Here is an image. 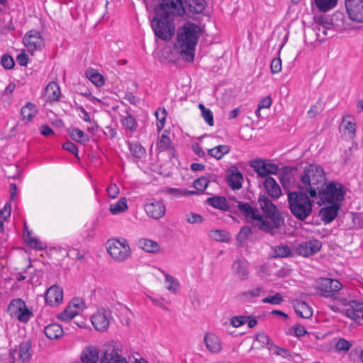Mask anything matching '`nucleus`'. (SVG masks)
I'll return each instance as SVG.
<instances>
[{
  "mask_svg": "<svg viewBox=\"0 0 363 363\" xmlns=\"http://www.w3.org/2000/svg\"><path fill=\"white\" fill-rule=\"evenodd\" d=\"M323 110V105L320 101L312 105L307 111V116L310 118H315Z\"/></svg>",
  "mask_w": 363,
  "mask_h": 363,
  "instance_id": "53",
  "label": "nucleus"
},
{
  "mask_svg": "<svg viewBox=\"0 0 363 363\" xmlns=\"http://www.w3.org/2000/svg\"><path fill=\"white\" fill-rule=\"evenodd\" d=\"M130 107H127L124 112L127 114L124 116L121 120V124L125 129L130 130V132H134L138 127V123L136 119L129 113Z\"/></svg>",
  "mask_w": 363,
  "mask_h": 363,
  "instance_id": "33",
  "label": "nucleus"
},
{
  "mask_svg": "<svg viewBox=\"0 0 363 363\" xmlns=\"http://www.w3.org/2000/svg\"><path fill=\"white\" fill-rule=\"evenodd\" d=\"M62 148L70 153L73 154L76 157L79 158L78 148L72 142L67 141L62 145Z\"/></svg>",
  "mask_w": 363,
  "mask_h": 363,
  "instance_id": "56",
  "label": "nucleus"
},
{
  "mask_svg": "<svg viewBox=\"0 0 363 363\" xmlns=\"http://www.w3.org/2000/svg\"><path fill=\"white\" fill-rule=\"evenodd\" d=\"M247 265V262L242 259H237L233 264L232 268L234 272L241 280H246L248 279L249 272Z\"/></svg>",
  "mask_w": 363,
  "mask_h": 363,
  "instance_id": "24",
  "label": "nucleus"
},
{
  "mask_svg": "<svg viewBox=\"0 0 363 363\" xmlns=\"http://www.w3.org/2000/svg\"><path fill=\"white\" fill-rule=\"evenodd\" d=\"M21 113L23 121H26V123L30 121L37 113L35 105L31 102H27L26 104L21 108Z\"/></svg>",
  "mask_w": 363,
  "mask_h": 363,
  "instance_id": "32",
  "label": "nucleus"
},
{
  "mask_svg": "<svg viewBox=\"0 0 363 363\" xmlns=\"http://www.w3.org/2000/svg\"><path fill=\"white\" fill-rule=\"evenodd\" d=\"M274 352L278 357L282 359H290L291 356L289 350L279 347H275Z\"/></svg>",
  "mask_w": 363,
  "mask_h": 363,
  "instance_id": "61",
  "label": "nucleus"
},
{
  "mask_svg": "<svg viewBox=\"0 0 363 363\" xmlns=\"http://www.w3.org/2000/svg\"><path fill=\"white\" fill-rule=\"evenodd\" d=\"M186 221L189 223H201L203 221V218L197 213H190L189 214L186 215Z\"/></svg>",
  "mask_w": 363,
  "mask_h": 363,
  "instance_id": "58",
  "label": "nucleus"
},
{
  "mask_svg": "<svg viewBox=\"0 0 363 363\" xmlns=\"http://www.w3.org/2000/svg\"><path fill=\"white\" fill-rule=\"evenodd\" d=\"M294 308L296 314L301 318H309L312 316L313 311L306 302L295 301Z\"/></svg>",
  "mask_w": 363,
  "mask_h": 363,
  "instance_id": "28",
  "label": "nucleus"
},
{
  "mask_svg": "<svg viewBox=\"0 0 363 363\" xmlns=\"http://www.w3.org/2000/svg\"><path fill=\"white\" fill-rule=\"evenodd\" d=\"M155 7V16L151 21V27L156 37L170 40L175 33L174 18L183 16L186 13L182 0H157Z\"/></svg>",
  "mask_w": 363,
  "mask_h": 363,
  "instance_id": "2",
  "label": "nucleus"
},
{
  "mask_svg": "<svg viewBox=\"0 0 363 363\" xmlns=\"http://www.w3.org/2000/svg\"><path fill=\"white\" fill-rule=\"evenodd\" d=\"M341 125L344 130L347 131L350 138H353L356 133V124L351 121L343 119Z\"/></svg>",
  "mask_w": 363,
  "mask_h": 363,
  "instance_id": "50",
  "label": "nucleus"
},
{
  "mask_svg": "<svg viewBox=\"0 0 363 363\" xmlns=\"http://www.w3.org/2000/svg\"><path fill=\"white\" fill-rule=\"evenodd\" d=\"M167 115V113L164 108H159L155 112V116L157 120V128L159 131L164 128Z\"/></svg>",
  "mask_w": 363,
  "mask_h": 363,
  "instance_id": "45",
  "label": "nucleus"
},
{
  "mask_svg": "<svg viewBox=\"0 0 363 363\" xmlns=\"http://www.w3.org/2000/svg\"><path fill=\"white\" fill-rule=\"evenodd\" d=\"M79 313L77 309L74 308L71 304L57 315V318L62 320L67 321L70 320Z\"/></svg>",
  "mask_w": 363,
  "mask_h": 363,
  "instance_id": "43",
  "label": "nucleus"
},
{
  "mask_svg": "<svg viewBox=\"0 0 363 363\" xmlns=\"http://www.w3.org/2000/svg\"><path fill=\"white\" fill-rule=\"evenodd\" d=\"M267 194H260L258 202L266 218L272 221V177H267L264 183Z\"/></svg>",
  "mask_w": 363,
  "mask_h": 363,
  "instance_id": "8",
  "label": "nucleus"
},
{
  "mask_svg": "<svg viewBox=\"0 0 363 363\" xmlns=\"http://www.w3.org/2000/svg\"><path fill=\"white\" fill-rule=\"evenodd\" d=\"M69 133L73 140L82 145H85L89 141V136L79 128H72Z\"/></svg>",
  "mask_w": 363,
  "mask_h": 363,
  "instance_id": "35",
  "label": "nucleus"
},
{
  "mask_svg": "<svg viewBox=\"0 0 363 363\" xmlns=\"http://www.w3.org/2000/svg\"><path fill=\"white\" fill-rule=\"evenodd\" d=\"M44 333L48 338L55 340L62 337L64 331L60 324L52 323L45 327Z\"/></svg>",
  "mask_w": 363,
  "mask_h": 363,
  "instance_id": "26",
  "label": "nucleus"
},
{
  "mask_svg": "<svg viewBox=\"0 0 363 363\" xmlns=\"http://www.w3.org/2000/svg\"><path fill=\"white\" fill-rule=\"evenodd\" d=\"M211 179L215 181L216 179V177L210 174H207L206 176L200 177L194 180V187L198 191L203 192L206 190Z\"/></svg>",
  "mask_w": 363,
  "mask_h": 363,
  "instance_id": "31",
  "label": "nucleus"
},
{
  "mask_svg": "<svg viewBox=\"0 0 363 363\" xmlns=\"http://www.w3.org/2000/svg\"><path fill=\"white\" fill-rule=\"evenodd\" d=\"M226 182L233 190H239L242 188L243 176L237 167L232 166L229 169Z\"/></svg>",
  "mask_w": 363,
  "mask_h": 363,
  "instance_id": "18",
  "label": "nucleus"
},
{
  "mask_svg": "<svg viewBox=\"0 0 363 363\" xmlns=\"http://www.w3.org/2000/svg\"><path fill=\"white\" fill-rule=\"evenodd\" d=\"M237 206L247 220L249 218L251 220L252 227L257 228L262 232L272 234V225L264 218L257 208H254L249 203L242 201H238Z\"/></svg>",
  "mask_w": 363,
  "mask_h": 363,
  "instance_id": "5",
  "label": "nucleus"
},
{
  "mask_svg": "<svg viewBox=\"0 0 363 363\" xmlns=\"http://www.w3.org/2000/svg\"><path fill=\"white\" fill-rule=\"evenodd\" d=\"M247 315H235L230 318V325L234 328H238L247 323Z\"/></svg>",
  "mask_w": 363,
  "mask_h": 363,
  "instance_id": "54",
  "label": "nucleus"
},
{
  "mask_svg": "<svg viewBox=\"0 0 363 363\" xmlns=\"http://www.w3.org/2000/svg\"><path fill=\"white\" fill-rule=\"evenodd\" d=\"M271 266L269 264H263L259 267L258 274L262 277H266L270 275Z\"/></svg>",
  "mask_w": 363,
  "mask_h": 363,
  "instance_id": "60",
  "label": "nucleus"
},
{
  "mask_svg": "<svg viewBox=\"0 0 363 363\" xmlns=\"http://www.w3.org/2000/svg\"><path fill=\"white\" fill-rule=\"evenodd\" d=\"M326 184L323 169L317 165L310 164L304 168L297 187L298 190L308 193L311 198L318 196L320 201H342V186L334 182Z\"/></svg>",
  "mask_w": 363,
  "mask_h": 363,
  "instance_id": "1",
  "label": "nucleus"
},
{
  "mask_svg": "<svg viewBox=\"0 0 363 363\" xmlns=\"http://www.w3.org/2000/svg\"><path fill=\"white\" fill-rule=\"evenodd\" d=\"M256 340L262 343V346L269 345V337L266 335L264 333H259L256 336Z\"/></svg>",
  "mask_w": 363,
  "mask_h": 363,
  "instance_id": "63",
  "label": "nucleus"
},
{
  "mask_svg": "<svg viewBox=\"0 0 363 363\" xmlns=\"http://www.w3.org/2000/svg\"><path fill=\"white\" fill-rule=\"evenodd\" d=\"M206 203L211 206L214 208L228 211L230 210V206L228 204L225 197L222 196H214L209 197L206 201Z\"/></svg>",
  "mask_w": 363,
  "mask_h": 363,
  "instance_id": "25",
  "label": "nucleus"
},
{
  "mask_svg": "<svg viewBox=\"0 0 363 363\" xmlns=\"http://www.w3.org/2000/svg\"><path fill=\"white\" fill-rule=\"evenodd\" d=\"M171 144L172 140L167 135L164 133L159 138V140L157 143V149L160 152L166 151L170 147Z\"/></svg>",
  "mask_w": 363,
  "mask_h": 363,
  "instance_id": "47",
  "label": "nucleus"
},
{
  "mask_svg": "<svg viewBox=\"0 0 363 363\" xmlns=\"http://www.w3.org/2000/svg\"><path fill=\"white\" fill-rule=\"evenodd\" d=\"M31 344L30 341L22 342L19 345L18 360L21 363H28L31 358Z\"/></svg>",
  "mask_w": 363,
  "mask_h": 363,
  "instance_id": "27",
  "label": "nucleus"
},
{
  "mask_svg": "<svg viewBox=\"0 0 363 363\" xmlns=\"http://www.w3.org/2000/svg\"><path fill=\"white\" fill-rule=\"evenodd\" d=\"M23 43L30 52H33L44 46V39L39 31L33 29L26 33Z\"/></svg>",
  "mask_w": 363,
  "mask_h": 363,
  "instance_id": "9",
  "label": "nucleus"
},
{
  "mask_svg": "<svg viewBox=\"0 0 363 363\" xmlns=\"http://www.w3.org/2000/svg\"><path fill=\"white\" fill-rule=\"evenodd\" d=\"M17 62L21 66H26L28 63L29 57L25 52H21L16 57Z\"/></svg>",
  "mask_w": 363,
  "mask_h": 363,
  "instance_id": "64",
  "label": "nucleus"
},
{
  "mask_svg": "<svg viewBox=\"0 0 363 363\" xmlns=\"http://www.w3.org/2000/svg\"><path fill=\"white\" fill-rule=\"evenodd\" d=\"M342 201H320L319 204L325 203L328 202L330 203V206L322 208L319 211V216L321 218V220L325 223H329L333 221L337 215V212L340 209V202Z\"/></svg>",
  "mask_w": 363,
  "mask_h": 363,
  "instance_id": "11",
  "label": "nucleus"
},
{
  "mask_svg": "<svg viewBox=\"0 0 363 363\" xmlns=\"http://www.w3.org/2000/svg\"><path fill=\"white\" fill-rule=\"evenodd\" d=\"M128 148L133 157L140 159L146 155V150L139 143H128Z\"/></svg>",
  "mask_w": 363,
  "mask_h": 363,
  "instance_id": "40",
  "label": "nucleus"
},
{
  "mask_svg": "<svg viewBox=\"0 0 363 363\" xmlns=\"http://www.w3.org/2000/svg\"><path fill=\"white\" fill-rule=\"evenodd\" d=\"M9 315L16 318L22 323H27L34 316L33 311L28 308L26 302L20 298L12 299L6 309Z\"/></svg>",
  "mask_w": 363,
  "mask_h": 363,
  "instance_id": "6",
  "label": "nucleus"
},
{
  "mask_svg": "<svg viewBox=\"0 0 363 363\" xmlns=\"http://www.w3.org/2000/svg\"><path fill=\"white\" fill-rule=\"evenodd\" d=\"M98 349L93 345L86 346L81 352L82 363H98L99 359Z\"/></svg>",
  "mask_w": 363,
  "mask_h": 363,
  "instance_id": "20",
  "label": "nucleus"
},
{
  "mask_svg": "<svg viewBox=\"0 0 363 363\" xmlns=\"http://www.w3.org/2000/svg\"><path fill=\"white\" fill-rule=\"evenodd\" d=\"M291 250L286 245L277 246L274 249V257H284L290 255Z\"/></svg>",
  "mask_w": 363,
  "mask_h": 363,
  "instance_id": "49",
  "label": "nucleus"
},
{
  "mask_svg": "<svg viewBox=\"0 0 363 363\" xmlns=\"http://www.w3.org/2000/svg\"><path fill=\"white\" fill-rule=\"evenodd\" d=\"M127 208V200L125 197H121L116 203L110 205L109 210L115 215L123 212Z\"/></svg>",
  "mask_w": 363,
  "mask_h": 363,
  "instance_id": "41",
  "label": "nucleus"
},
{
  "mask_svg": "<svg viewBox=\"0 0 363 363\" xmlns=\"http://www.w3.org/2000/svg\"><path fill=\"white\" fill-rule=\"evenodd\" d=\"M274 175L278 177L279 182L289 195V192H291L289 191L290 187L294 182L293 169L289 167L278 169V167L274 164Z\"/></svg>",
  "mask_w": 363,
  "mask_h": 363,
  "instance_id": "13",
  "label": "nucleus"
},
{
  "mask_svg": "<svg viewBox=\"0 0 363 363\" xmlns=\"http://www.w3.org/2000/svg\"><path fill=\"white\" fill-rule=\"evenodd\" d=\"M24 241L30 247L36 250H43L46 247L45 243L41 242L39 240L32 237V232L27 230V233L23 235Z\"/></svg>",
  "mask_w": 363,
  "mask_h": 363,
  "instance_id": "36",
  "label": "nucleus"
},
{
  "mask_svg": "<svg viewBox=\"0 0 363 363\" xmlns=\"http://www.w3.org/2000/svg\"><path fill=\"white\" fill-rule=\"evenodd\" d=\"M138 244L140 247L147 252L156 253L160 250L159 244L150 239L141 238L139 240Z\"/></svg>",
  "mask_w": 363,
  "mask_h": 363,
  "instance_id": "34",
  "label": "nucleus"
},
{
  "mask_svg": "<svg viewBox=\"0 0 363 363\" xmlns=\"http://www.w3.org/2000/svg\"><path fill=\"white\" fill-rule=\"evenodd\" d=\"M201 114H202V116H203V119L205 120L206 123L208 125H210V126L213 125V123H214L213 116L212 111L209 108H207L205 111L203 110V112L201 113Z\"/></svg>",
  "mask_w": 363,
  "mask_h": 363,
  "instance_id": "59",
  "label": "nucleus"
},
{
  "mask_svg": "<svg viewBox=\"0 0 363 363\" xmlns=\"http://www.w3.org/2000/svg\"><path fill=\"white\" fill-rule=\"evenodd\" d=\"M91 320L94 328L101 332L106 331L109 326V320L104 313L94 314Z\"/></svg>",
  "mask_w": 363,
  "mask_h": 363,
  "instance_id": "21",
  "label": "nucleus"
},
{
  "mask_svg": "<svg viewBox=\"0 0 363 363\" xmlns=\"http://www.w3.org/2000/svg\"><path fill=\"white\" fill-rule=\"evenodd\" d=\"M63 291L57 286H51L46 291L45 300L48 305L50 306H55L62 302Z\"/></svg>",
  "mask_w": 363,
  "mask_h": 363,
  "instance_id": "17",
  "label": "nucleus"
},
{
  "mask_svg": "<svg viewBox=\"0 0 363 363\" xmlns=\"http://www.w3.org/2000/svg\"><path fill=\"white\" fill-rule=\"evenodd\" d=\"M264 293L262 287H257L255 289L245 291L240 294V298L244 301H251L252 298L261 296Z\"/></svg>",
  "mask_w": 363,
  "mask_h": 363,
  "instance_id": "44",
  "label": "nucleus"
},
{
  "mask_svg": "<svg viewBox=\"0 0 363 363\" xmlns=\"http://www.w3.org/2000/svg\"><path fill=\"white\" fill-rule=\"evenodd\" d=\"M184 4L187 6L189 12L198 14L201 13L206 6L204 0H185Z\"/></svg>",
  "mask_w": 363,
  "mask_h": 363,
  "instance_id": "30",
  "label": "nucleus"
},
{
  "mask_svg": "<svg viewBox=\"0 0 363 363\" xmlns=\"http://www.w3.org/2000/svg\"><path fill=\"white\" fill-rule=\"evenodd\" d=\"M106 191L108 195L112 199L116 198L119 194V189L116 186V184H112L110 186H108Z\"/></svg>",
  "mask_w": 363,
  "mask_h": 363,
  "instance_id": "62",
  "label": "nucleus"
},
{
  "mask_svg": "<svg viewBox=\"0 0 363 363\" xmlns=\"http://www.w3.org/2000/svg\"><path fill=\"white\" fill-rule=\"evenodd\" d=\"M321 247V242L317 240H312L298 244L296 247L295 251L298 255L308 257L318 252Z\"/></svg>",
  "mask_w": 363,
  "mask_h": 363,
  "instance_id": "14",
  "label": "nucleus"
},
{
  "mask_svg": "<svg viewBox=\"0 0 363 363\" xmlns=\"http://www.w3.org/2000/svg\"><path fill=\"white\" fill-rule=\"evenodd\" d=\"M252 234L251 228L248 225H244L237 235L236 240L240 245H242L246 242L248 237Z\"/></svg>",
  "mask_w": 363,
  "mask_h": 363,
  "instance_id": "46",
  "label": "nucleus"
},
{
  "mask_svg": "<svg viewBox=\"0 0 363 363\" xmlns=\"http://www.w3.org/2000/svg\"><path fill=\"white\" fill-rule=\"evenodd\" d=\"M316 7L322 12H327L334 8L337 0H314Z\"/></svg>",
  "mask_w": 363,
  "mask_h": 363,
  "instance_id": "42",
  "label": "nucleus"
},
{
  "mask_svg": "<svg viewBox=\"0 0 363 363\" xmlns=\"http://www.w3.org/2000/svg\"><path fill=\"white\" fill-rule=\"evenodd\" d=\"M86 76L96 86H101L104 84V77L95 69H88L86 72Z\"/></svg>",
  "mask_w": 363,
  "mask_h": 363,
  "instance_id": "39",
  "label": "nucleus"
},
{
  "mask_svg": "<svg viewBox=\"0 0 363 363\" xmlns=\"http://www.w3.org/2000/svg\"><path fill=\"white\" fill-rule=\"evenodd\" d=\"M201 28L194 23L186 22L177 30V42L174 44L182 59L192 62L195 57L196 46L199 38Z\"/></svg>",
  "mask_w": 363,
  "mask_h": 363,
  "instance_id": "3",
  "label": "nucleus"
},
{
  "mask_svg": "<svg viewBox=\"0 0 363 363\" xmlns=\"http://www.w3.org/2000/svg\"><path fill=\"white\" fill-rule=\"evenodd\" d=\"M106 249L111 257L117 262H123L131 255L130 247L125 238L108 240Z\"/></svg>",
  "mask_w": 363,
  "mask_h": 363,
  "instance_id": "7",
  "label": "nucleus"
},
{
  "mask_svg": "<svg viewBox=\"0 0 363 363\" xmlns=\"http://www.w3.org/2000/svg\"><path fill=\"white\" fill-rule=\"evenodd\" d=\"M345 7L350 19L363 22V0H345Z\"/></svg>",
  "mask_w": 363,
  "mask_h": 363,
  "instance_id": "12",
  "label": "nucleus"
},
{
  "mask_svg": "<svg viewBox=\"0 0 363 363\" xmlns=\"http://www.w3.org/2000/svg\"><path fill=\"white\" fill-rule=\"evenodd\" d=\"M208 235L216 241L222 242H228L230 240V233L224 230H211Z\"/></svg>",
  "mask_w": 363,
  "mask_h": 363,
  "instance_id": "38",
  "label": "nucleus"
},
{
  "mask_svg": "<svg viewBox=\"0 0 363 363\" xmlns=\"http://www.w3.org/2000/svg\"><path fill=\"white\" fill-rule=\"evenodd\" d=\"M230 151V148L226 145H220L208 150V153L216 160H220Z\"/></svg>",
  "mask_w": 363,
  "mask_h": 363,
  "instance_id": "37",
  "label": "nucleus"
},
{
  "mask_svg": "<svg viewBox=\"0 0 363 363\" xmlns=\"http://www.w3.org/2000/svg\"><path fill=\"white\" fill-rule=\"evenodd\" d=\"M317 288L323 296H330L341 289L342 284L337 279L320 278L318 279Z\"/></svg>",
  "mask_w": 363,
  "mask_h": 363,
  "instance_id": "10",
  "label": "nucleus"
},
{
  "mask_svg": "<svg viewBox=\"0 0 363 363\" xmlns=\"http://www.w3.org/2000/svg\"><path fill=\"white\" fill-rule=\"evenodd\" d=\"M45 93L50 102L58 101L60 97V89L58 84L50 82L46 86Z\"/></svg>",
  "mask_w": 363,
  "mask_h": 363,
  "instance_id": "29",
  "label": "nucleus"
},
{
  "mask_svg": "<svg viewBox=\"0 0 363 363\" xmlns=\"http://www.w3.org/2000/svg\"><path fill=\"white\" fill-rule=\"evenodd\" d=\"M101 363H128V362L125 358L118 354L115 348H113L110 352L107 350L104 352Z\"/></svg>",
  "mask_w": 363,
  "mask_h": 363,
  "instance_id": "22",
  "label": "nucleus"
},
{
  "mask_svg": "<svg viewBox=\"0 0 363 363\" xmlns=\"http://www.w3.org/2000/svg\"><path fill=\"white\" fill-rule=\"evenodd\" d=\"M288 201L291 213L300 220H304L312 213V201L306 192L298 190L289 192Z\"/></svg>",
  "mask_w": 363,
  "mask_h": 363,
  "instance_id": "4",
  "label": "nucleus"
},
{
  "mask_svg": "<svg viewBox=\"0 0 363 363\" xmlns=\"http://www.w3.org/2000/svg\"><path fill=\"white\" fill-rule=\"evenodd\" d=\"M272 101L269 96H267L262 99L257 105V108L255 111L256 116L258 118H264V116L261 115V111L265 108L269 109L272 104Z\"/></svg>",
  "mask_w": 363,
  "mask_h": 363,
  "instance_id": "48",
  "label": "nucleus"
},
{
  "mask_svg": "<svg viewBox=\"0 0 363 363\" xmlns=\"http://www.w3.org/2000/svg\"><path fill=\"white\" fill-rule=\"evenodd\" d=\"M1 64L6 69H11L15 66L13 58L9 54H4L1 58Z\"/></svg>",
  "mask_w": 363,
  "mask_h": 363,
  "instance_id": "51",
  "label": "nucleus"
},
{
  "mask_svg": "<svg viewBox=\"0 0 363 363\" xmlns=\"http://www.w3.org/2000/svg\"><path fill=\"white\" fill-rule=\"evenodd\" d=\"M145 211L149 217L157 220L164 215L166 208L162 201L152 199L145 205Z\"/></svg>",
  "mask_w": 363,
  "mask_h": 363,
  "instance_id": "16",
  "label": "nucleus"
},
{
  "mask_svg": "<svg viewBox=\"0 0 363 363\" xmlns=\"http://www.w3.org/2000/svg\"><path fill=\"white\" fill-rule=\"evenodd\" d=\"M250 166L259 177H265L272 174V163H267L264 160L257 159L252 160L250 162Z\"/></svg>",
  "mask_w": 363,
  "mask_h": 363,
  "instance_id": "19",
  "label": "nucleus"
},
{
  "mask_svg": "<svg viewBox=\"0 0 363 363\" xmlns=\"http://www.w3.org/2000/svg\"><path fill=\"white\" fill-rule=\"evenodd\" d=\"M284 224L282 213L279 212L274 205V229L280 228Z\"/></svg>",
  "mask_w": 363,
  "mask_h": 363,
  "instance_id": "52",
  "label": "nucleus"
},
{
  "mask_svg": "<svg viewBox=\"0 0 363 363\" xmlns=\"http://www.w3.org/2000/svg\"><path fill=\"white\" fill-rule=\"evenodd\" d=\"M351 346V343L345 339H340L335 344V348L337 351L347 352L350 349Z\"/></svg>",
  "mask_w": 363,
  "mask_h": 363,
  "instance_id": "57",
  "label": "nucleus"
},
{
  "mask_svg": "<svg viewBox=\"0 0 363 363\" xmlns=\"http://www.w3.org/2000/svg\"><path fill=\"white\" fill-rule=\"evenodd\" d=\"M204 341L207 349L213 353H218L221 350V344L218 336L213 333H207L205 335Z\"/></svg>",
  "mask_w": 363,
  "mask_h": 363,
  "instance_id": "23",
  "label": "nucleus"
},
{
  "mask_svg": "<svg viewBox=\"0 0 363 363\" xmlns=\"http://www.w3.org/2000/svg\"><path fill=\"white\" fill-rule=\"evenodd\" d=\"M345 314L357 323L363 324V302L350 301L348 308L345 311Z\"/></svg>",
  "mask_w": 363,
  "mask_h": 363,
  "instance_id": "15",
  "label": "nucleus"
},
{
  "mask_svg": "<svg viewBox=\"0 0 363 363\" xmlns=\"http://www.w3.org/2000/svg\"><path fill=\"white\" fill-rule=\"evenodd\" d=\"M164 277H165V280L167 282L169 283V286L167 287V289L173 292V293H176L177 292V288L179 286V283L175 281L174 277H172L171 275H169V274H164Z\"/></svg>",
  "mask_w": 363,
  "mask_h": 363,
  "instance_id": "55",
  "label": "nucleus"
}]
</instances>
